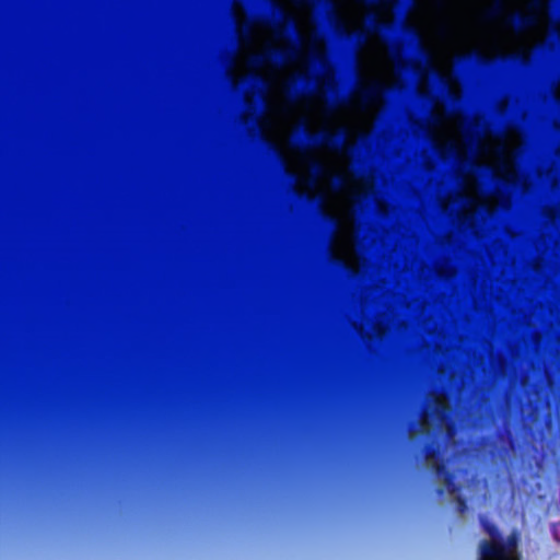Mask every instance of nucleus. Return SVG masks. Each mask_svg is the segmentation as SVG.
I'll list each match as a JSON object with an SVG mask.
<instances>
[{
  "label": "nucleus",
  "mask_w": 560,
  "mask_h": 560,
  "mask_svg": "<svg viewBox=\"0 0 560 560\" xmlns=\"http://www.w3.org/2000/svg\"><path fill=\"white\" fill-rule=\"evenodd\" d=\"M448 106L454 109H460L464 106V97L458 93L448 92L446 96Z\"/></svg>",
  "instance_id": "nucleus-10"
},
{
  "label": "nucleus",
  "mask_w": 560,
  "mask_h": 560,
  "mask_svg": "<svg viewBox=\"0 0 560 560\" xmlns=\"http://www.w3.org/2000/svg\"><path fill=\"white\" fill-rule=\"evenodd\" d=\"M347 97V94H346V91L345 90H341V91H337V94H336V97H335V101L337 104H340V103H343Z\"/></svg>",
  "instance_id": "nucleus-17"
},
{
  "label": "nucleus",
  "mask_w": 560,
  "mask_h": 560,
  "mask_svg": "<svg viewBox=\"0 0 560 560\" xmlns=\"http://www.w3.org/2000/svg\"><path fill=\"white\" fill-rule=\"evenodd\" d=\"M540 48L544 52L551 51L556 57L560 58V35H556L549 44H541Z\"/></svg>",
  "instance_id": "nucleus-11"
},
{
  "label": "nucleus",
  "mask_w": 560,
  "mask_h": 560,
  "mask_svg": "<svg viewBox=\"0 0 560 560\" xmlns=\"http://www.w3.org/2000/svg\"><path fill=\"white\" fill-rule=\"evenodd\" d=\"M424 455L429 458H435L432 463L431 468L434 471L436 478L443 479L445 488L439 487L436 493L442 495L446 490L450 494H455L459 491L460 487L455 480L454 474L447 470V467L440 456L439 447L433 444H428L424 447Z\"/></svg>",
  "instance_id": "nucleus-5"
},
{
  "label": "nucleus",
  "mask_w": 560,
  "mask_h": 560,
  "mask_svg": "<svg viewBox=\"0 0 560 560\" xmlns=\"http://www.w3.org/2000/svg\"><path fill=\"white\" fill-rule=\"evenodd\" d=\"M272 9H273L276 14L282 13V9H281L280 4L277 3L276 1H272Z\"/></svg>",
  "instance_id": "nucleus-18"
},
{
  "label": "nucleus",
  "mask_w": 560,
  "mask_h": 560,
  "mask_svg": "<svg viewBox=\"0 0 560 560\" xmlns=\"http://www.w3.org/2000/svg\"><path fill=\"white\" fill-rule=\"evenodd\" d=\"M315 75L311 71L296 72L287 82L284 93L294 101L311 96L315 90Z\"/></svg>",
  "instance_id": "nucleus-6"
},
{
  "label": "nucleus",
  "mask_w": 560,
  "mask_h": 560,
  "mask_svg": "<svg viewBox=\"0 0 560 560\" xmlns=\"http://www.w3.org/2000/svg\"><path fill=\"white\" fill-rule=\"evenodd\" d=\"M462 62L466 69L479 66L487 70H497L502 66H526L529 63V58L521 52L501 55L497 58H491L479 51H472L463 56Z\"/></svg>",
  "instance_id": "nucleus-4"
},
{
  "label": "nucleus",
  "mask_w": 560,
  "mask_h": 560,
  "mask_svg": "<svg viewBox=\"0 0 560 560\" xmlns=\"http://www.w3.org/2000/svg\"><path fill=\"white\" fill-rule=\"evenodd\" d=\"M336 30L337 32L345 38L347 39H352L353 38V33L347 31V28L345 27V25L338 20L337 21V25H336Z\"/></svg>",
  "instance_id": "nucleus-16"
},
{
  "label": "nucleus",
  "mask_w": 560,
  "mask_h": 560,
  "mask_svg": "<svg viewBox=\"0 0 560 560\" xmlns=\"http://www.w3.org/2000/svg\"><path fill=\"white\" fill-rule=\"evenodd\" d=\"M415 91V82L410 79L405 83H397L394 86H387L380 81L371 82L366 85H359L355 90L357 95L365 104L375 103L383 97H389L397 101V116L400 121H409L415 113L411 108L400 101V96L410 94Z\"/></svg>",
  "instance_id": "nucleus-3"
},
{
  "label": "nucleus",
  "mask_w": 560,
  "mask_h": 560,
  "mask_svg": "<svg viewBox=\"0 0 560 560\" xmlns=\"http://www.w3.org/2000/svg\"><path fill=\"white\" fill-rule=\"evenodd\" d=\"M503 12V4L501 0H497L495 4L488 11L487 15L490 19L498 18Z\"/></svg>",
  "instance_id": "nucleus-13"
},
{
  "label": "nucleus",
  "mask_w": 560,
  "mask_h": 560,
  "mask_svg": "<svg viewBox=\"0 0 560 560\" xmlns=\"http://www.w3.org/2000/svg\"><path fill=\"white\" fill-rule=\"evenodd\" d=\"M455 502L457 512L459 514H464L467 511V500L463 495L457 494L455 497Z\"/></svg>",
  "instance_id": "nucleus-14"
},
{
  "label": "nucleus",
  "mask_w": 560,
  "mask_h": 560,
  "mask_svg": "<svg viewBox=\"0 0 560 560\" xmlns=\"http://www.w3.org/2000/svg\"><path fill=\"white\" fill-rule=\"evenodd\" d=\"M276 35L278 37H289L292 40L282 47H267L262 51L253 55L249 65L254 68H281L293 62L299 56V45L294 37V23L289 15H283L281 23L276 25Z\"/></svg>",
  "instance_id": "nucleus-2"
},
{
  "label": "nucleus",
  "mask_w": 560,
  "mask_h": 560,
  "mask_svg": "<svg viewBox=\"0 0 560 560\" xmlns=\"http://www.w3.org/2000/svg\"><path fill=\"white\" fill-rule=\"evenodd\" d=\"M402 30L409 36L408 46L411 49L419 48L421 50L422 57H424L425 51L423 50V48H420V46H419L418 33H417L416 28L410 24H402Z\"/></svg>",
  "instance_id": "nucleus-9"
},
{
  "label": "nucleus",
  "mask_w": 560,
  "mask_h": 560,
  "mask_svg": "<svg viewBox=\"0 0 560 560\" xmlns=\"http://www.w3.org/2000/svg\"><path fill=\"white\" fill-rule=\"evenodd\" d=\"M491 109H493V110H494V109H495V110H501V109H502V105H501V104H499V103H497L495 101H493V102L491 103Z\"/></svg>",
  "instance_id": "nucleus-19"
},
{
  "label": "nucleus",
  "mask_w": 560,
  "mask_h": 560,
  "mask_svg": "<svg viewBox=\"0 0 560 560\" xmlns=\"http://www.w3.org/2000/svg\"><path fill=\"white\" fill-rule=\"evenodd\" d=\"M394 60L397 68L406 73L412 72L419 79L431 75L436 77L438 70L427 60L411 61L408 56L399 47H396L394 52Z\"/></svg>",
  "instance_id": "nucleus-7"
},
{
  "label": "nucleus",
  "mask_w": 560,
  "mask_h": 560,
  "mask_svg": "<svg viewBox=\"0 0 560 560\" xmlns=\"http://www.w3.org/2000/svg\"><path fill=\"white\" fill-rule=\"evenodd\" d=\"M480 526L489 539L479 544V560H522L518 552L521 535L513 529L508 537H504L498 526L486 516L479 517Z\"/></svg>",
  "instance_id": "nucleus-1"
},
{
  "label": "nucleus",
  "mask_w": 560,
  "mask_h": 560,
  "mask_svg": "<svg viewBox=\"0 0 560 560\" xmlns=\"http://www.w3.org/2000/svg\"><path fill=\"white\" fill-rule=\"evenodd\" d=\"M505 24L509 27L521 32L533 27L536 24V16L534 14L514 12L506 18Z\"/></svg>",
  "instance_id": "nucleus-8"
},
{
  "label": "nucleus",
  "mask_w": 560,
  "mask_h": 560,
  "mask_svg": "<svg viewBox=\"0 0 560 560\" xmlns=\"http://www.w3.org/2000/svg\"><path fill=\"white\" fill-rule=\"evenodd\" d=\"M252 79L255 83H260L262 81V79L259 74H253Z\"/></svg>",
  "instance_id": "nucleus-20"
},
{
  "label": "nucleus",
  "mask_w": 560,
  "mask_h": 560,
  "mask_svg": "<svg viewBox=\"0 0 560 560\" xmlns=\"http://www.w3.org/2000/svg\"><path fill=\"white\" fill-rule=\"evenodd\" d=\"M398 22H382V21H375L374 27L378 31L383 32H392L395 33L399 27Z\"/></svg>",
  "instance_id": "nucleus-12"
},
{
  "label": "nucleus",
  "mask_w": 560,
  "mask_h": 560,
  "mask_svg": "<svg viewBox=\"0 0 560 560\" xmlns=\"http://www.w3.org/2000/svg\"><path fill=\"white\" fill-rule=\"evenodd\" d=\"M417 96L422 101L423 103V110L428 109L429 103L431 101V93L428 91H420L417 90Z\"/></svg>",
  "instance_id": "nucleus-15"
}]
</instances>
